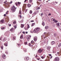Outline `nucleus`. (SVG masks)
<instances>
[{"label": "nucleus", "mask_w": 61, "mask_h": 61, "mask_svg": "<svg viewBox=\"0 0 61 61\" xmlns=\"http://www.w3.org/2000/svg\"><path fill=\"white\" fill-rule=\"evenodd\" d=\"M39 30H40L39 28H36L34 30L33 32L35 33H38L40 32Z\"/></svg>", "instance_id": "1"}, {"label": "nucleus", "mask_w": 61, "mask_h": 61, "mask_svg": "<svg viewBox=\"0 0 61 61\" xmlns=\"http://www.w3.org/2000/svg\"><path fill=\"white\" fill-rule=\"evenodd\" d=\"M16 9V8H15V6H13L11 8V11L12 12H14L15 11Z\"/></svg>", "instance_id": "2"}, {"label": "nucleus", "mask_w": 61, "mask_h": 61, "mask_svg": "<svg viewBox=\"0 0 61 61\" xmlns=\"http://www.w3.org/2000/svg\"><path fill=\"white\" fill-rule=\"evenodd\" d=\"M42 52H43V49H40L38 51V52L39 53H41Z\"/></svg>", "instance_id": "3"}, {"label": "nucleus", "mask_w": 61, "mask_h": 61, "mask_svg": "<svg viewBox=\"0 0 61 61\" xmlns=\"http://www.w3.org/2000/svg\"><path fill=\"white\" fill-rule=\"evenodd\" d=\"M0 40H2L3 42H4V41H5L6 40V39L5 38H0Z\"/></svg>", "instance_id": "4"}, {"label": "nucleus", "mask_w": 61, "mask_h": 61, "mask_svg": "<svg viewBox=\"0 0 61 61\" xmlns=\"http://www.w3.org/2000/svg\"><path fill=\"white\" fill-rule=\"evenodd\" d=\"M59 58L58 57H55V61H59Z\"/></svg>", "instance_id": "5"}, {"label": "nucleus", "mask_w": 61, "mask_h": 61, "mask_svg": "<svg viewBox=\"0 0 61 61\" xmlns=\"http://www.w3.org/2000/svg\"><path fill=\"white\" fill-rule=\"evenodd\" d=\"M4 22L5 21H4V20H1L0 21V23L1 24H2L3 23H4Z\"/></svg>", "instance_id": "6"}, {"label": "nucleus", "mask_w": 61, "mask_h": 61, "mask_svg": "<svg viewBox=\"0 0 61 61\" xmlns=\"http://www.w3.org/2000/svg\"><path fill=\"white\" fill-rule=\"evenodd\" d=\"M50 48H51V47L50 46L47 47V50L49 51H50Z\"/></svg>", "instance_id": "7"}, {"label": "nucleus", "mask_w": 61, "mask_h": 61, "mask_svg": "<svg viewBox=\"0 0 61 61\" xmlns=\"http://www.w3.org/2000/svg\"><path fill=\"white\" fill-rule=\"evenodd\" d=\"M2 57L4 59H5L6 58V56L5 55H3L2 56Z\"/></svg>", "instance_id": "8"}, {"label": "nucleus", "mask_w": 61, "mask_h": 61, "mask_svg": "<svg viewBox=\"0 0 61 61\" xmlns=\"http://www.w3.org/2000/svg\"><path fill=\"white\" fill-rule=\"evenodd\" d=\"M23 10L24 11H25V12H27V10L26 9H24V7H23Z\"/></svg>", "instance_id": "9"}, {"label": "nucleus", "mask_w": 61, "mask_h": 61, "mask_svg": "<svg viewBox=\"0 0 61 61\" xmlns=\"http://www.w3.org/2000/svg\"><path fill=\"white\" fill-rule=\"evenodd\" d=\"M14 30V29L13 28H12L10 29V31H11V32H13Z\"/></svg>", "instance_id": "10"}, {"label": "nucleus", "mask_w": 61, "mask_h": 61, "mask_svg": "<svg viewBox=\"0 0 61 61\" xmlns=\"http://www.w3.org/2000/svg\"><path fill=\"white\" fill-rule=\"evenodd\" d=\"M27 6H28V7H30L31 6V5L29 4H28Z\"/></svg>", "instance_id": "11"}, {"label": "nucleus", "mask_w": 61, "mask_h": 61, "mask_svg": "<svg viewBox=\"0 0 61 61\" xmlns=\"http://www.w3.org/2000/svg\"><path fill=\"white\" fill-rule=\"evenodd\" d=\"M24 25L22 24H21L20 26L21 28H23V27H24Z\"/></svg>", "instance_id": "12"}, {"label": "nucleus", "mask_w": 61, "mask_h": 61, "mask_svg": "<svg viewBox=\"0 0 61 61\" xmlns=\"http://www.w3.org/2000/svg\"><path fill=\"white\" fill-rule=\"evenodd\" d=\"M42 25L44 26L45 25V22L43 21H42Z\"/></svg>", "instance_id": "13"}, {"label": "nucleus", "mask_w": 61, "mask_h": 61, "mask_svg": "<svg viewBox=\"0 0 61 61\" xmlns=\"http://www.w3.org/2000/svg\"><path fill=\"white\" fill-rule=\"evenodd\" d=\"M57 26H58V27H59V26H60V25L59 23H57Z\"/></svg>", "instance_id": "14"}, {"label": "nucleus", "mask_w": 61, "mask_h": 61, "mask_svg": "<svg viewBox=\"0 0 61 61\" xmlns=\"http://www.w3.org/2000/svg\"><path fill=\"white\" fill-rule=\"evenodd\" d=\"M35 41H36L37 40V38L36 37H35L34 39Z\"/></svg>", "instance_id": "15"}, {"label": "nucleus", "mask_w": 61, "mask_h": 61, "mask_svg": "<svg viewBox=\"0 0 61 61\" xmlns=\"http://www.w3.org/2000/svg\"><path fill=\"white\" fill-rule=\"evenodd\" d=\"M40 7H38L36 8V9L37 10H39V9H40Z\"/></svg>", "instance_id": "16"}, {"label": "nucleus", "mask_w": 61, "mask_h": 61, "mask_svg": "<svg viewBox=\"0 0 61 61\" xmlns=\"http://www.w3.org/2000/svg\"><path fill=\"white\" fill-rule=\"evenodd\" d=\"M45 28L46 29H48V26H46L45 27Z\"/></svg>", "instance_id": "17"}, {"label": "nucleus", "mask_w": 61, "mask_h": 61, "mask_svg": "<svg viewBox=\"0 0 61 61\" xmlns=\"http://www.w3.org/2000/svg\"><path fill=\"white\" fill-rule=\"evenodd\" d=\"M18 5H19V6H20V4H21V3L19 2H18Z\"/></svg>", "instance_id": "18"}, {"label": "nucleus", "mask_w": 61, "mask_h": 61, "mask_svg": "<svg viewBox=\"0 0 61 61\" xmlns=\"http://www.w3.org/2000/svg\"><path fill=\"white\" fill-rule=\"evenodd\" d=\"M27 40H29V39H30V38L29 36H27Z\"/></svg>", "instance_id": "19"}, {"label": "nucleus", "mask_w": 61, "mask_h": 61, "mask_svg": "<svg viewBox=\"0 0 61 61\" xmlns=\"http://www.w3.org/2000/svg\"><path fill=\"white\" fill-rule=\"evenodd\" d=\"M54 43H55V42H54V41H52L51 42V44L52 45H53Z\"/></svg>", "instance_id": "20"}, {"label": "nucleus", "mask_w": 61, "mask_h": 61, "mask_svg": "<svg viewBox=\"0 0 61 61\" xmlns=\"http://www.w3.org/2000/svg\"><path fill=\"white\" fill-rule=\"evenodd\" d=\"M23 21L24 20H21L20 22V23H23Z\"/></svg>", "instance_id": "21"}, {"label": "nucleus", "mask_w": 61, "mask_h": 61, "mask_svg": "<svg viewBox=\"0 0 61 61\" xmlns=\"http://www.w3.org/2000/svg\"><path fill=\"white\" fill-rule=\"evenodd\" d=\"M20 38L21 39H22V38H23V35H21V36L20 37Z\"/></svg>", "instance_id": "22"}, {"label": "nucleus", "mask_w": 61, "mask_h": 61, "mask_svg": "<svg viewBox=\"0 0 61 61\" xmlns=\"http://www.w3.org/2000/svg\"><path fill=\"white\" fill-rule=\"evenodd\" d=\"M37 13L36 12H35L33 14V15H35L36 14V13Z\"/></svg>", "instance_id": "23"}, {"label": "nucleus", "mask_w": 61, "mask_h": 61, "mask_svg": "<svg viewBox=\"0 0 61 61\" xmlns=\"http://www.w3.org/2000/svg\"><path fill=\"white\" fill-rule=\"evenodd\" d=\"M61 46V43H60V44L58 45V47H60Z\"/></svg>", "instance_id": "24"}, {"label": "nucleus", "mask_w": 61, "mask_h": 61, "mask_svg": "<svg viewBox=\"0 0 61 61\" xmlns=\"http://www.w3.org/2000/svg\"><path fill=\"white\" fill-rule=\"evenodd\" d=\"M4 45L5 46H7V43L4 44Z\"/></svg>", "instance_id": "25"}, {"label": "nucleus", "mask_w": 61, "mask_h": 61, "mask_svg": "<svg viewBox=\"0 0 61 61\" xmlns=\"http://www.w3.org/2000/svg\"><path fill=\"white\" fill-rule=\"evenodd\" d=\"M30 14H31L32 13V11L31 10H30Z\"/></svg>", "instance_id": "26"}, {"label": "nucleus", "mask_w": 61, "mask_h": 61, "mask_svg": "<svg viewBox=\"0 0 61 61\" xmlns=\"http://www.w3.org/2000/svg\"><path fill=\"white\" fill-rule=\"evenodd\" d=\"M15 5H16V6H18V4L17 3H15Z\"/></svg>", "instance_id": "27"}, {"label": "nucleus", "mask_w": 61, "mask_h": 61, "mask_svg": "<svg viewBox=\"0 0 61 61\" xmlns=\"http://www.w3.org/2000/svg\"><path fill=\"white\" fill-rule=\"evenodd\" d=\"M41 58H42V59H44V58H45V57L43 56H41Z\"/></svg>", "instance_id": "28"}, {"label": "nucleus", "mask_w": 61, "mask_h": 61, "mask_svg": "<svg viewBox=\"0 0 61 61\" xmlns=\"http://www.w3.org/2000/svg\"><path fill=\"white\" fill-rule=\"evenodd\" d=\"M27 26H28V27H27V28H29L30 27H29V25L28 24Z\"/></svg>", "instance_id": "29"}, {"label": "nucleus", "mask_w": 61, "mask_h": 61, "mask_svg": "<svg viewBox=\"0 0 61 61\" xmlns=\"http://www.w3.org/2000/svg\"><path fill=\"white\" fill-rule=\"evenodd\" d=\"M26 59L27 60H29V58L28 57H27L26 58Z\"/></svg>", "instance_id": "30"}, {"label": "nucleus", "mask_w": 61, "mask_h": 61, "mask_svg": "<svg viewBox=\"0 0 61 61\" xmlns=\"http://www.w3.org/2000/svg\"><path fill=\"white\" fill-rule=\"evenodd\" d=\"M30 3H31L32 2L33 0H29Z\"/></svg>", "instance_id": "31"}, {"label": "nucleus", "mask_w": 61, "mask_h": 61, "mask_svg": "<svg viewBox=\"0 0 61 61\" xmlns=\"http://www.w3.org/2000/svg\"><path fill=\"white\" fill-rule=\"evenodd\" d=\"M35 25V23H32L31 25V26H34V25Z\"/></svg>", "instance_id": "32"}, {"label": "nucleus", "mask_w": 61, "mask_h": 61, "mask_svg": "<svg viewBox=\"0 0 61 61\" xmlns=\"http://www.w3.org/2000/svg\"><path fill=\"white\" fill-rule=\"evenodd\" d=\"M41 37L42 38H43L44 37V36H45L44 35H43L42 36H41Z\"/></svg>", "instance_id": "33"}, {"label": "nucleus", "mask_w": 61, "mask_h": 61, "mask_svg": "<svg viewBox=\"0 0 61 61\" xmlns=\"http://www.w3.org/2000/svg\"><path fill=\"white\" fill-rule=\"evenodd\" d=\"M54 36H56V33H55Z\"/></svg>", "instance_id": "34"}, {"label": "nucleus", "mask_w": 61, "mask_h": 61, "mask_svg": "<svg viewBox=\"0 0 61 61\" xmlns=\"http://www.w3.org/2000/svg\"><path fill=\"white\" fill-rule=\"evenodd\" d=\"M34 43V41H32L31 42V44H32V43Z\"/></svg>", "instance_id": "35"}, {"label": "nucleus", "mask_w": 61, "mask_h": 61, "mask_svg": "<svg viewBox=\"0 0 61 61\" xmlns=\"http://www.w3.org/2000/svg\"><path fill=\"white\" fill-rule=\"evenodd\" d=\"M15 23H16V22H15V21H14L13 22V24H15Z\"/></svg>", "instance_id": "36"}, {"label": "nucleus", "mask_w": 61, "mask_h": 61, "mask_svg": "<svg viewBox=\"0 0 61 61\" xmlns=\"http://www.w3.org/2000/svg\"><path fill=\"white\" fill-rule=\"evenodd\" d=\"M55 22V23H57V22H58V21H57V20H55L54 21Z\"/></svg>", "instance_id": "37"}, {"label": "nucleus", "mask_w": 61, "mask_h": 61, "mask_svg": "<svg viewBox=\"0 0 61 61\" xmlns=\"http://www.w3.org/2000/svg\"><path fill=\"white\" fill-rule=\"evenodd\" d=\"M19 14H21V11L20 10L19 11Z\"/></svg>", "instance_id": "38"}, {"label": "nucleus", "mask_w": 61, "mask_h": 61, "mask_svg": "<svg viewBox=\"0 0 61 61\" xmlns=\"http://www.w3.org/2000/svg\"><path fill=\"white\" fill-rule=\"evenodd\" d=\"M4 27H2V28H1V29H2V30H3V29H4L5 28Z\"/></svg>", "instance_id": "39"}, {"label": "nucleus", "mask_w": 61, "mask_h": 61, "mask_svg": "<svg viewBox=\"0 0 61 61\" xmlns=\"http://www.w3.org/2000/svg\"><path fill=\"white\" fill-rule=\"evenodd\" d=\"M43 13H41V16H43Z\"/></svg>", "instance_id": "40"}, {"label": "nucleus", "mask_w": 61, "mask_h": 61, "mask_svg": "<svg viewBox=\"0 0 61 61\" xmlns=\"http://www.w3.org/2000/svg\"><path fill=\"white\" fill-rule=\"evenodd\" d=\"M8 25L9 26H11V24H8Z\"/></svg>", "instance_id": "41"}, {"label": "nucleus", "mask_w": 61, "mask_h": 61, "mask_svg": "<svg viewBox=\"0 0 61 61\" xmlns=\"http://www.w3.org/2000/svg\"><path fill=\"white\" fill-rule=\"evenodd\" d=\"M14 27L15 28H16V25H15L14 26Z\"/></svg>", "instance_id": "42"}, {"label": "nucleus", "mask_w": 61, "mask_h": 61, "mask_svg": "<svg viewBox=\"0 0 61 61\" xmlns=\"http://www.w3.org/2000/svg\"><path fill=\"white\" fill-rule=\"evenodd\" d=\"M1 49H2V50L3 49V46H2L1 47Z\"/></svg>", "instance_id": "43"}, {"label": "nucleus", "mask_w": 61, "mask_h": 61, "mask_svg": "<svg viewBox=\"0 0 61 61\" xmlns=\"http://www.w3.org/2000/svg\"><path fill=\"white\" fill-rule=\"evenodd\" d=\"M27 43L26 42H25V45H27Z\"/></svg>", "instance_id": "44"}, {"label": "nucleus", "mask_w": 61, "mask_h": 61, "mask_svg": "<svg viewBox=\"0 0 61 61\" xmlns=\"http://www.w3.org/2000/svg\"><path fill=\"white\" fill-rule=\"evenodd\" d=\"M30 22H34V20H31L30 21Z\"/></svg>", "instance_id": "45"}, {"label": "nucleus", "mask_w": 61, "mask_h": 61, "mask_svg": "<svg viewBox=\"0 0 61 61\" xmlns=\"http://www.w3.org/2000/svg\"><path fill=\"white\" fill-rule=\"evenodd\" d=\"M17 46H20V45H19V44H17Z\"/></svg>", "instance_id": "46"}, {"label": "nucleus", "mask_w": 61, "mask_h": 61, "mask_svg": "<svg viewBox=\"0 0 61 61\" xmlns=\"http://www.w3.org/2000/svg\"><path fill=\"white\" fill-rule=\"evenodd\" d=\"M12 2H13L12 1H11L10 2V4H12Z\"/></svg>", "instance_id": "47"}, {"label": "nucleus", "mask_w": 61, "mask_h": 61, "mask_svg": "<svg viewBox=\"0 0 61 61\" xmlns=\"http://www.w3.org/2000/svg\"><path fill=\"white\" fill-rule=\"evenodd\" d=\"M35 57H36V58H37V55H36L35 56Z\"/></svg>", "instance_id": "48"}, {"label": "nucleus", "mask_w": 61, "mask_h": 61, "mask_svg": "<svg viewBox=\"0 0 61 61\" xmlns=\"http://www.w3.org/2000/svg\"><path fill=\"white\" fill-rule=\"evenodd\" d=\"M57 54L58 55H59V54H60V53H59V52H57Z\"/></svg>", "instance_id": "49"}, {"label": "nucleus", "mask_w": 61, "mask_h": 61, "mask_svg": "<svg viewBox=\"0 0 61 61\" xmlns=\"http://www.w3.org/2000/svg\"><path fill=\"white\" fill-rule=\"evenodd\" d=\"M20 18H22V16L21 15H20Z\"/></svg>", "instance_id": "50"}, {"label": "nucleus", "mask_w": 61, "mask_h": 61, "mask_svg": "<svg viewBox=\"0 0 61 61\" xmlns=\"http://www.w3.org/2000/svg\"><path fill=\"white\" fill-rule=\"evenodd\" d=\"M37 4H40V3H39V2H38V1H37Z\"/></svg>", "instance_id": "51"}, {"label": "nucleus", "mask_w": 61, "mask_h": 61, "mask_svg": "<svg viewBox=\"0 0 61 61\" xmlns=\"http://www.w3.org/2000/svg\"><path fill=\"white\" fill-rule=\"evenodd\" d=\"M49 56H52V55H51V54H49Z\"/></svg>", "instance_id": "52"}, {"label": "nucleus", "mask_w": 61, "mask_h": 61, "mask_svg": "<svg viewBox=\"0 0 61 61\" xmlns=\"http://www.w3.org/2000/svg\"><path fill=\"white\" fill-rule=\"evenodd\" d=\"M51 15V13H50L48 14V15Z\"/></svg>", "instance_id": "53"}, {"label": "nucleus", "mask_w": 61, "mask_h": 61, "mask_svg": "<svg viewBox=\"0 0 61 61\" xmlns=\"http://www.w3.org/2000/svg\"><path fill=\"white\" fill-rule=\"evenodd\" d=\"M23 33V34H25V32H24V31H23L22 32Z\"/></svg>", "instance_id": "54"}, {"label": "nucleus", "mask_w": 61, "mask_h": 61, "mask_svg": "<svg viewBox=\"0 0 61 61\" xmlns=\"http://www.w3.org/2000/svg\"><path fill=\"white\" fill-rule=\"evenodd\" d=\"M27 0H25L24 3H25V2H26V1Z\"/></svg>", "instance_id": "55"}, {"label": "nucleus", "mask_w": 61, "mask_h": 61, "mask_svg": "<svg viewBox=\"0 0 61 61\" xmlns=\"http://www.w3.org/2000/svg\"><path fill=\"white\" fill-rule=\"evenodd\" d=\"M53 57V56H51V57H50V59H51Z\"/></svg>", "instance_id": "56"}, {"label": "nucleus", "mask_w": 61, "mask_h": 61, "mask_svg": "<svg viewBox=\"0 0 61 61\" xmlns=\"http://www.w3.org/2000/svg\"><path fill=\"white\" fill-rule=\"evenodd\" d=\"M6 16V14H5L4 15V16Z\"/></svg>", "instance_id": "57"}, {"label": "nucleus", "mask_w": 61, "mask_h": 61, "mask_svg": "<svg viewBox=\"0 0 61 61\" xmlns=\"http://www.w3.org/2000/svg\"><path fill=\"white\" fill-rule=\"evenodd\" d=\"M46 37V36H44V37L43 38H44V39H45V38Z\"/></svg>", "instance_id": "58"}, {"label": "nucleus", "mask_w": 61, "mask_h": 61, "mask_svg": "<svg viewBox=\"0 0 61 61\" xmlns=\"http://www.w3.org/2000/svg\"><path fill=\"white\" fill-rule=\"evenodd\" d=\"M55 19H53V21H55Z\"/></svg>", "instance_id": "59"}, {"label": "nucleus", "mask_w": 61, "mask_h": 61, "mask_svg": "<svg viewBox=\"0 0 61 61\" xmlns=\"http://www.w3.org/2000/svg\"><path fill=\"white\" fill-rule=\"evenodd\" d=\"M25 33H26V34H27V33H28V32H25Z\"/></svg>", "instance_id": "60"}, {"label": "nucleus", "mask_w": 61, "mask_h": 61, "mask_svg": "<svg viewBox=\"0 0 61 61\" xmlns=\"http://www.w3.org/2000/svg\"><path fill=\"white\" fill-rule=\"evenodd\" d=\"M30 33H33V32H32V31H30Z\"/></svg>", "instance_id": "61"}, {"label": "nucleus", "mask_w": 61, "mask_h": 61, "mask_svg": "<svg viewBox=\"0 0 61 61\" xmlns=\"http://www.w3.org/2000/svg\"><path fill=\"white\" fill-rule=\"evenodd\" d=\"M51 24H53V23H54V22H52L51 23Z\"/></svg>", "instance_id": "62"}, {"label": "nucleus", "mask_w": 61, "mask_h": 61, "mask_svg": "<svg viewBox=\"0 0 61 61\" xmlns=\"http://www.w3.org/2000/svg\"><path fill=\"white\" fill-rule=\"evenodd\" d=\"M5 53L6 54H8L7 52H5Z\"/></svg>", "instance_id": "63"}, {"label": "nucleus", "mask_w": 61, "mask_h": 61, "mask_svg": "<svg viewBox=\"0 0 61 61\" xmlns=\"http://www.w3.org/2000/svg\"><path fill=\"white\" fill-rule=\"evenodd\" d=\"M58 3V2H55V3H56V4H57Z\"/></svg>", "instance_id": "64"}]
</instances>
